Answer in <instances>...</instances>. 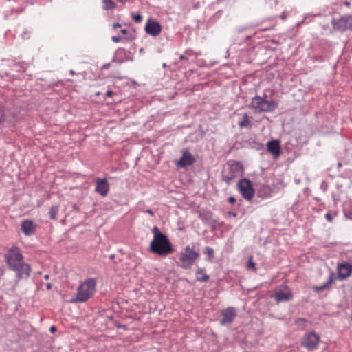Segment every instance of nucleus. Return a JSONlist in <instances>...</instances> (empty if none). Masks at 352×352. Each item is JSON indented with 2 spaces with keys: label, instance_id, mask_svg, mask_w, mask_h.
<instances>
[{
  "label": "nucleus",
  "instance_id": "nucleus-33",
  "mask_svg": "<svg viewBox=\"0 0 352 352\" xmlns=\"http://www.w3.org/2000/svg\"><path fill=\"white\" fill-rule=\"evenodd\" d=\"M46 287L47 290H50L52 289V284L50 283H47Z\"/></svg>",
  "mask_w": 352,
  "mask_h": 352
},
{
  "label": "nucleus",
  "instance_id": "nucleus-19",
  "mask_svg": "<svg viewBox=\"0 0 352 352\" xmlns=\"http://www.w3.org/2000/svg\"><path fill=\"white\" fill-rule=\"evenodd\" d=\"M196 278L199 282H206L209 279L208 275L206 274L204 268H198L196 272Z\"/></svg>",
  "mask_w": 352,
  "mask_h": 352
},
{
  "label": "nucleus",
  "instance_id": "nucleus-6",
  "mask_svg": "<svg viewBox=\"0 0 352 352\" xmlns=\"http://www.w3.org/2000/svg\"><path fill=\"white\" fill-rule=\"evenodd\" d=\"M243 169V166L241 162L237 161L228 162V169L225 170L223 172V181L228 184H230L234 179L241 175Z\"/></svg>",
  "mask_w": 352,
  "mask_h": 352
},
{
  "label": "nucleus",
  "instance_id": "nucleus-38",
  "mask_svg": "<svg viewBox=\"0 0 352 352\" xmlns=\"http://www.w3.org/2000/svg\"><path fill=\"white\" fill-rule=\"evenodd\" d=\"M185 58H185L184 55H181V56H179V59H180V60H183V59H185Z\"/></svg>",
  "mask_w": 352,
  "mask_h": 352
},
{
  "label": "nucleus",
  "instance_id": "nucleus-4",
  "mask_svg": "<svg viewBox=\"0 0 352 352\" xmlns=\"http://www.w3.org/2000/svg\"><path fill=\"white\" fill-rule=\"evenodd\" d=\"M96 290V280L94 278H87L77 288L76 298L72 302H85L92 297Z\"/></svg>",
  "mask_w": 352,
  "mask_h": 352
},
{
  "label": "nucleus",
  "instance_id": "nucleus-36",
  "mask_svg": "<svg viewBox=\"0 0 352 352\" xmlns=\"http://www.w3.org/2000/svg\"><path fill=\"white\" fill-rule=\"evenodd\" d=\"M121 32L123 34H126L127 33V30L126 29H122L121 30Z\"/></svg>",
  "mask_w": 352,
  "mask_h": 352
},
{
  "label": "nucleus",
  "instance_id": "nucleus-41",
  "mask_svg": "<svg viewBox=\"0 0 352 352\" xmlns=\"http://www.w3.org/2000/svg\"><path fill=\"white\" fill-rule=\"evenodd\" d=\"M344 4H345L346 6H349L350 3H349V1H345V2H344Z\"/></svg>",
  "mask_w": 352,
  "mask_h": 352
},
{
  "label": "nucleus",
  "instance_id": "nucleus-30",
  "mask_svg": "<svg viewBox=\"0 0 352 352\" xmlns=\"http://www.w3.org/2000/svg\"><path fill=\"white\" fill-rule=\"evenodd\" d=\"M228 201L230 203V204H234L235 201H236V199L234 197H230L228 198Z\"/></svg>",
  "mask_w": 352,
  "mask_h": 352
},
{
  "label": "nucleus",
  "instance_id": "nucleus-12",
  "mask_svg": "<svg viewBox=\"0 0 352 352\" xmlns=\"http://www.w3.org/2000/svg\"><path fill=\"white\" fill-rule=\"evenodd\" d=\"M222 318L220 320V323L222 325H226L231 324L236 316V309L232 307H229L221 311Z\"/></svg>",
  "mask_w": 352,
  "mask_h": 352
},
{
  "label": "nucleus",
  "instance_id": "nucleus-14",
  "mask_svg": "<svg viewBox=\"0 0 352 352\" xmlns=\"http://www.w3.org/2000/svg\"><path fill=\"white\" fill-rule=\"evenodd\" d=\"M338 278L340 280L346 279L352 274V265L344 262L338 265Z\"/></svg>",
  "mask_w": 352,
  "mask_h": 352
},
{
  "label": "nucleus",
  "instance_id": "nucleus-7",
  "mask_svg": "<svg viewBox=\"0 0 352 352\" xmlns=\"http://www.w3.org/2000/svg\"><path fill=\"white\" fill-rule=\"evenodd\" d=\"M331 25L334 30L340 32H344L348 29L351 30L352 16L350 15H344L340 18H333Z\"/></svg>",
  "mask_w": 352,
  "mask_h": 352
},
{
  "label": "nucleus",
  "instance_id": "nucleus-11",
  "mask_svg": "<svg viewBox=\"0 0 352 352\" xmlns=\"http://www.w3.org/2000/svg\"><path fill=\"white\" fill-rule=\"evenodd\" d=\"M196 162L195 157L186 149L182 151V156L175 162L177 167L183 168L192 165Z\"/></svg>",
  "mask_w": 352,
  "mask_h": 352
},
{
  "label": "nucleus",
  "instance_id": "nucleus-20",
  "mask_svg": "<svg viewBox=\"0 0 352 352\" xmlns=\"http://www.w3.org/2000/svg\"><path fill=\"white\" fill-rule=\"evenodd\" d=\"M333 281H334V273L332 271H331L328 281L327 283L322 284L320 286L316 287L314 288V290L316 292H320V291L324 290L325 289H327L329 287V285H331L332 283H333Z\"/></svg>",
  "mask_w": 352,
  "mask_h": 352
},
{
  "label": "nucleus",
  "instance_id": "nucleus-9",
  "mask_svg": "<svg viewBox=\"0 0 352 352\" xmlns=\"http://www.w3.org/2000/svg\"><path fill=\"white\" fill-rule=\"evenodd\" d=\"M238 186L242 196L246 200H251L254 195V190L252 188L250 181L245 178L242 179L239 182Z\"/></svg>",
  "mask_w": 352,
  "mask_h": 352
},
{
  "label": "nucleus",
  "instance_id": "nucleus-39",
  "mask_svg": "<svg viewBox=\"0 0 352 352\" xmlns=\"http://www.w3.org/2000/svg\"><path fill=\"white\" fill-rule=\"evenodd\" d=\"M69 73H70L71 75H74V74H75L74 70H70Z\"/></svg>",
  "mask_w": 352,
  "mask_h": 352
},
{
  "label": "nucleus",
  "instance_id": "nucleus-26",
  "mask_svg": "<svg viewBox=\"0 0 352 352\" xmlns=\"http://www.w3.org/2000/svg\"><path fill=\"white\" fill-rule=\"evenodd\" d=\"M131 17L133 18V21L138 23L142 22V16L139 14H137L132 13Z\"/></svg>",
  "mask_w": 352,
  "mask_h": 352
},
{
  "label": "nucleus",
  "instance_id": "nucleus-23",
  "mask_svg": "<svg viewBox=\"0 0 352 352\" xmlns=\"http://www.w3.org/2000/svg\"><path fill=\"white\" fill-rule=\"evenodd\" d=\"M239 126L240 127H250V122L248 118V113H245L243 114V118L241 121L239 122Z\"/></svg>",
  "mask_w": 352,
  "mask_h": 352
},
{
  "label": "nucleus",
  "instance_id": "nucleus-18",
  "mask_svg": "<svg viewBox=\"0 0 352 352\" xmlns=\"http://www.w3.org/2000/svg\"><path fill=\"white\" fill-rule=\"evenodd\" d=\"M257 195L263 199L269 198L272 195V189L268 185H260L256 190Z\"/></svg>",
  "mask_w": 352,
  "mask_h": 352
},
{
  "label": "nucleus",
  "instance_id": "nucleus-31",
  "mask_svg": "<svg viewBox=\"0 0 352 352\" xmlns=\"http://www.w3.org/2000/svg\"><path fill=\"white\" fill-rule=\"evenodd\" d=\"M146 213L149 214L151 216H154V212H153L152 210L151 209H148L145 211Z\"/></svg>",
  "mask_w": 352,
  "mask_h": 352
},
{
  "label": "nucleus",
  "instance_id": "nucleus-34",
  "mask_svg": "<svg viewBox=\"0 0 352 352\" xmlns=\"http://www.w3.org/2000/svg\"><path fill=\"white\" fill-rule=\"evenodd\" d=\"M113 95V91H108L106 94V96H111Z\"/></svg>",
  "mask_w": 352,
  "mask_h": 352
},
{
  "label": "nucleus",
  "instance_id": "nucleus-22",
  "mask_svg": "<svg viewBox=\"0 0 352 352\" xmlns=\"http://www.w3.org/2000/svg\"><path fill=\"white\" fill-rule=\"evenodd\" d=\"M59 210V206H53L49 212L50 217L51 219L56 220L57 219V214Z\"/></svg>",
  "mask_w": 352,
  "mask_h": 352
},
{
  "label": "nucleus",
  "instance_id": "nucleus-8",
  "mask_svg": "<svg viewBox=\"0 0 352 352\" xmlns=\"http://www.w3.org/2000/svg\"><path fill=\"white\" fill-rule=\"evenodd\" d=\"M320 341V336L314 331H311L305 335L302 345L309 351H313L318 347Z\"/></svg>",
  "mask_w": 352,
  "mask_h": 352
},
{
  "label": "nucleus",
  "instance_id": "nucleus-37",
  "mask_svg": "<svg viewBox=\"0 0 352 352\" xmlns=\"http://www.w3.org/2000/svg\"><path fill=\"white\" fill-rule=\"evenodd\" d=\"M44 278L46 279V280H48L50 278V275L49 274H45L44 276Z\"/></svg>",
  "mask_w": 352,
  "mask_h": 352
},
{
  "label": "nucleus",
  "instance_id": "nucleus-21",
  "mask_svg": "<svg viewBox=\"0 0 352 352\" xmlns=\"http://www.w3.org/2000/svg\"><path fill=\"white\" fill-rule=\"evenodd\" d=\"M102 1L103 3L102 9L104 10L107 11L113 10L116 7V4L115 3V2H113V0H102Z\"/></svg>",
  "mask_w": 352,
  "mask_h": 352
},
{
  "label": "nucleus",
  "instance_id": "nucleus-16",
  "mask_svg": "<svg viewBox=\"0 0 352 352\" xmlns=\"http://www.w3.org/2000/svg\"><path fill=\"white\" fill-rule=\"evenodd\" d=\"M22 232L27 236H32L35 233L36 225L35 223L29 219L24 220L21 223Z\"/></svg>",
  "mask_w": 352,
  "mask_h": 352
},
{
  "label": "nucleus",
  "instance_id": "nucleus-40",
  "mask_svg": "<svg viewBox=\"0 0 352 352\" xmlns=\"http://www.w3.org/2000/svg\"><path fill=\"white\" fill-rule=\"evenodd\" d=\"M230 214L234 216V217H236V214L235 212H230Z\"/></svg>",
  "mask_w": 352,
  "mask_h": 352
},
{
  "label": "nucleus",
  "instance_id": "nucleus-13",
  "mask_svg": "<svg viewBox=\"0 0 352 352\" xmlns=\"http://www.w3.org/2000/svg\"><path fill=\"white\" fill-rule=\"evenodd\" d=\"M95 192L102 197H106L109 191V184L105 178H96Z\"/></svg>",
  "mask_w": 352,
  "mask_h": 352
},
{
  "label": "nucleus",
  "instance_id": "nucleus-3",
  "mask_svg": "<svg viewBox=\"0 0 352 352\" xmlns=\"http://www.w3.org/2000/svg\"><path fill=\"white\" fill-rule=\"evenodd\" d=\"M278 102L276 100L266 99V95L263 96H255L251 100L249 104L250 108L255 113H261L264 112H273L278 107Z\"/></svg>",
  "mask_w": 352,
  "mask_h": 352
},
{
  "label": "nucleus",
  "instance_id": "nucleus-32",
  "mask_svg": "<svg viewBox=\"0 0 352 352\" xmlns=\"http://www.w3.org/2000/svg\"><path fill=\"white\" fill-rule=\"evenodd\" d=\"M113 27V29H116L118 28L121 27V25L120 23H114Z\"/></svg>",
  "mask_w": 352,
  "mask_h": 352
},
{
  "label": "nucleus",
  "instance_id": "nucleus-27",
  "mask_svg": "<svg viewBox=\"0 0 352 352\" xmlns=\"http://www.w3.org/2000/svg\"><path fill=\"white\" fill-rule=\"evenodd\" d=\"M5 113L3 109L0 106V124L4 121Z\"/></svg>",
  "mask_w": 352,
  "mask_h": 352
},
{
  "label": "nucleus",
  "instance_id": "nucleus-42",
  "mask_svg": "<svg viewBox=\"0 0 352 352\" xmlns=\"http://www.w3.org/2000/svg\"><path fill=\"white\" fill-rule=\"evenodd\" d=\"M119 2H121L122 3H125V1L124 0H117Z\"/></svg>",
  "mask_w": 352,
  "mask_h": 352
},
{
  "label": "nucleus",
  "instance_id": "nucleus-10",
  "mask_svg": "<svg viewBox=\"0 0 352 352\" xmlns=\"http://www.w3.org/2000/svg\"><path fill=\"white\" fill-rule=\"evenodd\" d=\"M272 297L276 300L277 303H279L280 302H288L292 300L293 294L288 287H285L284 288L277 289L272 295Z\"/></svg>",
  "mask_w": 352,
  "mask_h": 352
},
{
  "label": "nucleus",
  "instance_id": "nucleus-15",
  "mask_svg": "<svg viewBox=\"0 0 352 352\" xmlns=\"http://www.w3.org/2000/svg\"><path fill=\"white\" fill-rule=\"evenodd\" d=\"M144 30L148 34L156 36L161 33L162 26L160 23L149 19L146 23Z\"/></svg>",
  "mask_w": 352,
  "mask_h": 352
},
{
  "label": "nucleus",
  "instance_id": "nucleus-24",
  "mask_svg": "<svg viewBox=\"0 0 352 352\" xmlns=\"http://www.w3.org/2000/svg\"><path fill=\"white\" fill-rule=\"evenodd\" d=\"M204 254L208 256L206 260L210 261L214 257V250L211 247L207 246L204 248Z\"/></svg>",
  "mask_w": 352,
  "mask_h": 352
},
{
  "label": "nucleus",
  "instance_id": "nucleus-2",
  "mask_svg": "<svg viewBox=\"0 0 352 352\" xmlns=\"http://www.w3.org/2000/svg\"><path fill=\"white\" fill-rule=\"evenodd\" d=\"M152 232L153 239L150 244L151 251L159 256H166L170 254L173 250L167 236L161 232L157 226L153 228Z\"/></svg>",
  "mask_w": 352,
  "mask_h": 352
},
{
  "label": "nucleus",
  "instance_id": "nucleus-25",
  "mask_svg": "<svg viewBox=\"0 0 352 352\" xmlns=\"http://www.w3.org/2000/svg\"><path fill=\"white\" fill-rule=\"evenodd\" d=\"M247 267H248V269L252 268V269L254 270V271H256L255 263L253 261V256H250L248 258V263Z\"/></svg>",
  "mask_w": 352,
  "mask_h": 352
},
{
  "label": "nucleus",
  "instance_id": "nucleus-35",
  "mask_svg": "<svg viewBox=\"0 0 352 352\" xmlns=\"http://www.w3.org/2000/svg\"><path fill=\"white\" fill-rule=\"evenodd\" d=\"M50 330L51 332L53 333V332L56 331V327L54 326H52V327H50Z\"/></svg>",
  "mask_w": 352,
  "mask_h": 352
},
{
  "label": "nucleus",
  "instance_id": "nucleus-28",
  "mask_svg": "<svg viewBox=\"0 0 352 352\" xmlns=\"http://www.w3.org/2000/svg\"><path fill=\"white\" fill-rule=\"evenodd\" d=\"M122 39V38L121 36H113L111 37V40L114 42V43H118L119 41H120Z\"/></svg>",
  "mask_w": 352,
  "mask_h": 352
},
{
  "label": "nucleus",
  "instance_id": "nucleus-17",
  "mask_svg": "<svg viewBox=\"0 0 352 352\" xmlns=\"http://www.w3.org/2000/svg\"><path fill=\"white\" fill-rule=\"evenodd\" d=\"M267 151L275 157L280 155V146L278 140H271L267 144Z\"/></svg>",
  "mask_w": 352,
  "mask_h": 352
},
{
  "label": "nucleus",
  "instance_id": "nucleus-29",
  "mask_svg": "<svg viewBox=\"0 0 352 352\" xmlns=\"http://www.w3.org/2000/svg\"><path fill=\"white\" fill-rule=\"evenodd\" d=\"M325 218L328 221H332L333 220V217L332 215L331 214V213L329 212H327L326 214H325Z\"/></svg>",
  "mask_w": 352,
  "mask_h": 352
},
{
  "label": "nucleus",
  "instance_id": "nucleus-5",
  "mask_svg": "<svg viewBox=\"0 0 352 352\" xmlns=\"http://www.w3.org/2000/svg\"><path fill=\"white\" fill-rule=\"evenodd\" d=\"M199 256V253L197 251L187 245L180 253L179 266L183 269H190Z\"/></svg>",
  "mask_w": 352,
  "mask_h": 352
},
{
  "label": "nucleus",
  "instance_id": "nucleus-1",
  "mask_svg": "<svg viewBox=\"0 0 352 352\" xmlns=\"http://www.w3.org/2000/svg\"><path fill=\"white\" fill-rule=\"evenodd\" d=\"M5 257L9 268L16 272L19 278H27L30 276V266L24 262L23 256L18 248H10Z\"/></svg>",
  "mask_w": 352,
  "mask_h": 352
}]
</instances>
